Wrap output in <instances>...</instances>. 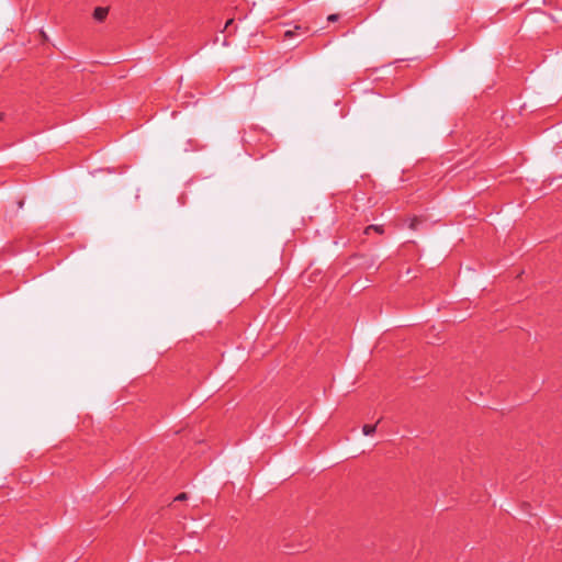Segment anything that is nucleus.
I'll return each mask as SVG.
<instances>
[{
	"label": "nucleus",
	"instance_id": "nucleus-1",
	"mask_svg": "<svg viewBox=\"0 0 562 562\" xmlns=\"http://www.w3.org/2000/svg\"><path fill=\"white\" fill-rule=\"evenodd\" d=\"M108 12H109L108 8L98 7L93 11V18L97 21L102 22L106 18Z\"/></svg>",
	"mask_w": 562,
	"mask_h": 562
},
{
	"label": "nucleus",
	"instance_id": "nucleus-2",
	"mask_svg": "<svg viewBox=\"0 0 562 562\" xmlns=\"http://www.w3.org/2000/svg\"><path fill=\"white\" fill-rule=\"evenodd\" d=\"M306 29L302 27L301 25H295L293 30H288L284 32V40L292 38L296 33H305Z\"/></svg>",
	"mask_w": 562,
	"mask_h": 562
},
{
	"label": "nucleus",
	"instance_id": "nucleus-3",
	"mask_svg": "<svg viewBox=\"0 0 562 562\" xmlns=\"http://www.w3.org/2000/svg\"><path fill=\"white\" fill-rule=\"evenodd\" d=\"M373 231L378 234H383L384 233V228L382 225H369L366 227L364 229V234L369 235L370 232Z\"/></svg>",
	"mask_w": 562,
	"mask_h": 562
},
{
	"label": "nucleus",
	"instance_id": "nucleus-4",
	"mask_svg": "<svg viewBox=\"0 0 562 562\" xmlns=\"http://www.w3.org/2000/svg\"><path fill=\"white\" fill-rule=\"evenodd\" d=\"M376 430V425H364L362 427V432L364 436H371L375 432Z\"/></svg>",
	"mask_w": 562,
	"mask_h": 562
},
{
	"label": "nucleus",
	"instance_id": "nucleus-5",
	"mask_svg": "<svg viewBox=\"0 0 562 562\" xmlns=\"http://www.w3.org/2000/svg\"><path fill=\"white\" fill-rule=\"evenodd\" d=\"M187 498H188L187 493H180L178 496L175 497V501L182 502V501H186Z\"/></svg>",
	"mask_w": 562,
	"mask_h": 562
},
{
	"label": "nucleus",
	"instance_id": "nucleus-6",
	"mask_svg": "<svg viewBox=\"0 0 562 562\" xmlns=\"http://www.w3.org/2000/svg\"><path fill=\"white\" fill-rule=\"evenodd\" d=\"M417 224H418V220L416 217L412 218L411 223H409V228L416 229Z\"/></svg>",
	"mask_w": 562,
	"mask_h": 562
},
{
	"label": "nucleus",
	"instance_id": "nucleus-7",
	"mask_svg": "<svg viewBox=\"0 0 562 562\" xmlns=\"http://www.w3.org/2000/svg\"><path fill=\"white\" fill-rule=\"evenodd\" d=\"M338 18H339V16H338V14H330V15L328 16V21H330V22H335V21H337V20H338Z\"/></svg>",
	"mask_w": 562,
	"mask_h": 562
},
{
	"label": "nucleus",
	"instance_id": "nucleus-8",
	"mask_svg": "<svg viewBox=\"0 0 562 562\" xmlns=\"http://www.w3.org/2000/svg\"><path fill=\"white\" fill-rule=\"evenodd\" d=\"M233 23V19H229L226 24H225V29H227L228 26H231V24Z\"/></svg>",
	"mask_w": 562,
	"mask_h": 562
},
{
	"label": "nucleus",
	"instance_id": "nucleus-9",
	"mask_svg": "<svg viewBox=\"0 0 562 562\" xmlns=\"http://www.w3.org/2000/svg\"><path fill=\"white\" fill-rule=\"evenodd\" d=\"M3 120V114L0 113V122Z\"/></svg>",
	"mask_w": 562,
	"mask_h": 562
}]
</instances>
